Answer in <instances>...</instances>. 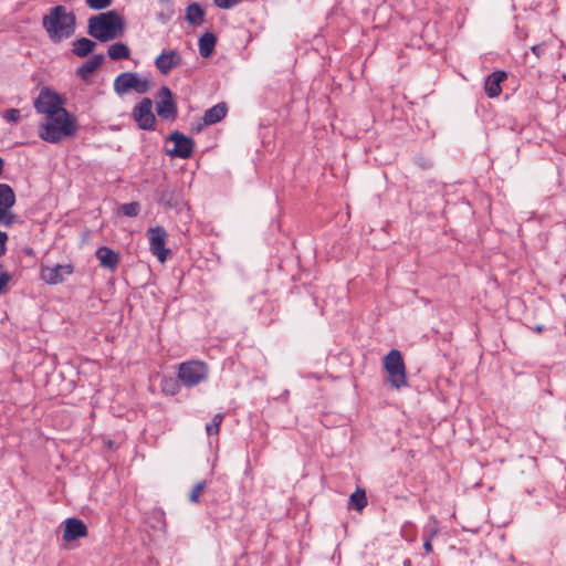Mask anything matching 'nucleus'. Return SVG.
I'll list each match as a JSON object with an SVG mask.
<instances>
[{
  "label": "nucleus",
  "mask_w": 566,
  "mask_h": 566,
  "mask_svg": "<svg viewBox=\"0 0 566 566\" xmlns=\"http://www.w3.org/2000/svg\"><path fill=\"white\" fill-rule=\"evenodd\" d=\"M75 132L74 117L67 111H61L45 118V122L40 126L39 136L48 143L56 144L66 137L73 136Z\"/></svg>",
  "instance_id": "nucleus-2"
},
{
  "label": "nucleus",
  "mask_w": 566,
  "mask_h": 566,
  "mask_svg": "<svg viewBox=\"0 0 566 566\" xmlns=\"http://www.w3.org/2000/svg\"><path fill=\"white\" fill-rule=\"evenodd\" d=\"M73 268L69 264H57L53 268L44 266L41 270V279L48 284H59L64 281L65 276L72 274Z\"/></svg>",
  "instance_id": "nucleus-14"
},
{
  "label": "nucleus",
  "mask_w": 566,
  "mask_h": 566,
  "mask_svg": "<svg viewBox=\"0 0 566 566\" xmlns=\"http://www.w3.org/2000/svg\"><path fill=\"white\" fill-rule=\"evenodd\" d=\"M104 60H105V57L103 54L94 55L92 59L84 62L76 70V75L83 81L90 80V77L94 74V72L102 66V64L104 63Z\"/></svg>",
  "instance_id": "nucleus-19"
},
{
  "label": "nucleus",
  "mask_w": 566,
  "mask_h": 566,
  "mask_svg": "<svg viewBox=\"0 0 566 566\" xmlns=\"http://www.w3.org/2000/svg\"><path fill=\"white\" fill-rule=\"evenodd\" d=\"M149 240V249L154 255L163 263L167 260L170 250L166 249L167 231L160 227L149 228L146 232Z\"/></svg>",
  "instance_id": "nucleus-8"
},
{
  "label": "nucleus",
  "mask_w": 566,
  "mask_h": 566,
  "mask_svg": "<svg viewBox=\"0 0 566 566\" xmlns=\"http://www.w3.org/2000/svg\"><path fill=\"white\" fill-rule=\"evenodd\" d=\"M87 535V527L85 523L76 517H70L64 521L63 539L65 542H73L80 537Z\"/></svg>",
  "instance_id": "nucleus-15"
},
{
  "label": "nucleus",
  "mask_w": 566,
  "mask_h": 566,
  "mask_svg": "<svg viewBox=\"0 0 566 566\" xmlns=\"http://www.w3.org/2000/svg\"><path fill=\"white\" fill-rule=\"evenodd\" d=\"M214 4L220 9H231L242 0H213Z\"/></svg>",
  "instance_id": "nucleus-31"
},
{
  "label": "nucleus",
  "mask_w": 566,
  "mask_h": 566,
  "mask_svg": "<svg viewBox=\"0 0 566 566\" xmlns=\"http://www.w3.org/2000/svg\"><path fill=\"white\" fill-rule=\"evenodd\" d=\"M382 365L388 374V382L396 389L408 386L406 365L402 354L398 349H390L382 359Z\"/></svg>",
  "instance_id": "nucleus-4"
},
{
  "label": "nucleus",
  "mask_w": 566,
  "mask_h": 566,
  "mask_svg": "<svg viewBox=\"0 0 566 566\" xmlns=\"http://www.w3.org/2000/svg\"><path fill=\"white\" fill-rule=\"evenodd\" d=\"M182 63V57L176 50H163L156 57L155 66L163 74L167 75L171 70L179 67Z\"/></svg>",
  "instance_id": "nucleus-13"
},
{
  "label": "nucleus",
  "mask_w": 566,
  "mask_h": 566,
  "mask_svg": "<svg viewBox=\"0 0 566 566\" xmlns=\"http://www.w3.org/2000/svg\"><path fill=\"white\" fill-rule=\"evenodd\" d=\"M8 240V235L6 232L0 231V255L6 252V242Z\"/></svg>",
  "instance_id": "nucleus-34"
},
{
  "label": "nucleus",
  "mask_w": 566,
  "mask_h": 566,
  "mask_svg": "<svg viewBox=\"0 0 566 566\" xmlns=\"http://www.w3.org/2000/svg\"><path fill=\"white\" fill-rule=\"evenodd\" d=\"M227 105L226 103H218L211 108L207 109L203 114L202 122L198 124L196 127L197 132H200L205 126L213 125L222 120L227 115Z\"/></svg>",
  "instance_id": "nucleus-16"
},
{
  "label": "nucleus",
  "mask_w": 566,
  "mask_h": 566,
  "mask_svg": "<svg viewBox=\"0 0 566 566\" xmlns=\"http://www.w3.org/2000/svg\"><path fill=\"white\" fill-rule=\"evenodd\" d=\"M108 56L111 60L128 59L130 55L129 48L122 42H116L108 48Z\"/></svg>",
  "instance_id": "nucleus-24"
},
{
  "label": "nucleus",
  "mask_w": 566,
  "mask_h": 566,
  "mask_svg": "<svg viewBox=\"0 0 566 566\" xmlns=\"http://www.w3.org/2000/svg\"><path fill=\"white\" fill-rule=\"evenodd\" d=\"M163 391L167 395H176L179 390L178 381L171 377L164 378L161 381Z\"/></svg>",
  "instance_id": "nucleus-25"
},
{
  "label": "nucleus",
  "mask_w": 566,
  "mask_h": 566,
  "mask_svg": "<svg viewBox=\"0 0 566 566\" xmlns=\"http://www.w3.org/2000/svg\"><path fill=\"white\" fill-rule=\"evenodd\" d=\"M167 140L174 143V148L167 149L169 156L182 159L191 157L195 147L191 138L176 130L168 136Z\"/></svg>",
  "instance_id": "nucleus-10"
},
{
  "label": "nucleus",
  "mask_w": 566,
  "mask_h": 566,
  "mask_svg": "<svg viewBox=\"0 0 566 566\" xmlns=\"http://www.w3.org/2000/svg\"><path fill=\"white\" fill-rule=\"evenodd\" d=\"M96 43L87 38H81L73 42L72 52L78 57H86L94 52Z\"/></svg>",
  "instance_id": "nucleus-21"
},
{
  "label": "nucleus",
  "mask_w": 566,
  "mask_h": 566,
  "mask_svg": "<svg viewBox=\"0 0 566 566\" xmlns=\"http://www.w3.org/2000/svg\"><path fill=\"white\" fill-rule=\"evenodd\" d=\"M217 36L211 32L203 33L198 42L199 52L202 57H210L214 51Z\"/></svg>",
  "instance_id": "nucleus-22"
},
{
  "label": "nucleus",
  "mask_w": 566,
  "mask_h": 566,
  "mask_svg": "<svg viewBox=\"0 0 566 566\" xmlns=\"http://www.w3.org/2000/svg\"><path fill=\"white\" fill-rule=\"evenodd\" d=\"M208 377V367L200 360L181 363L178 368V379L186 387H193Z\"/></svg>",
  "instance_id": "nucleus-5"
},
{
  "label": "nucleus",
  "mask_w": 566,
  "mask_h": 566,
  "mask_svg": "<svg viewBox=\"0 0 566 566\" xmlns=\"http://www.w3.org/2000/svg\"><path fill=\"white\" fill-rule=\"evenodd\" d=\"M368 504L366 491L364 489L357 488L355 492H353L348 500V509L355 510L357 512H361Z\"/></svg>",
  "instance_id": "nucleus-23"
},
{
  "label": "nucleus",
  "mask_w": 566,
  "mask_h": 566,
  "mask_svg": "<svg viewBox=\"0 0 566 566\" xmlns=\"http://www.w3.org/2000/svg\"><path fill=\"white\" fill-rule=\"evenodd\" d=\"M15 202V196L9 185L0 184V223L10 226L14 222L15 217L10 212V209Z\"/></svg>",
  "instance_id": "nucleus-11"
},
{
  "label": "nucleus",
  "mask_w": 566,
  "mask_h": 566,
  "mask_svg": "<svg viewBox=\"0 0 566 566\" xmlns=\"http://www.w3.org/2000/svg\"><path fill=\"white\" fill-rule=\"evenodd\" d=\"M219 429H220V427H218V424L212 421H210L206 426V431H207L208 436L218 434Z\"/></svg>",
  "instance_id": "nucleus-33"
},
{
  "label": "nucleus",
  "mask_w": 566,
  "mask_h": 566,
  "mask_svg": "<svg viewBox=\"0 0 566 566\" xmlns=\"http://www.w3.org/2000/svg\"><path fill=\"white\" fill-rule=\"evenodd\" d=\"M95 254L102 268L109 271L116 270L119 262V256L118 253H116L114 250L107 247H101L96 250Z\"/></svg>",
  "instance_id": "nucleus-18"
},
{
  "label": "nucleus",
  "mask_w": 566,
  "mask_h": 566,
  "mask_svg": "<svg viewBox=\"0 0 566 566\" xmlns=\"http://www.w3.org/2000/svg\"><path fill=\"white\" fill-rule=\"evenodd\" d=\"M507 78L505 71H495L486 76L484 91L490 98L497 97L502 93L501 84Z\"/></svg>",
  "instance_id": "nucleus-17"
},
{
  "label": "nucleus",
  "mask_w": 566,
  "mask_h": 566,
  "mask_svg": "<svg viewBox=\"0 0 566 566\" xmlns=\"http://www.w3.org/2000/svg\"><path fill=\"white\" fill-rule=\"evenodd\" d=\"M410 564H411V560H410V559H406V560L403 562V566H410Z\"/></svg>",
  "instance_id": "nucleus-39"
},
{
  "label": "nucleus",
  "mask_w": 566,
  "mask_h": 566,
  "mask_svg": "<svg viewBox=\"0 0 566 566\" xmlns=\"http://www.w3.org/2000/svg\"><path fill=\"white\" fill-rule=\"evenodd\" d=\"M532 52L539 57L544 53V44H536L531 48Z\"/></svg>",
  "instance_id": "nucleus-35"
},
{
  "label": "nucleus",
  "mask_w": 566,
  "mask_h": 566,
  "mask_svg": "<svg viewBox=\"0 0 566 566\" xmlns=\"http://www.w3.org/2000/svg\"><path fill=\"white\" fill-rule=\"evenodd\" d=\"M3 166H4V161L3 159L0 157V176L2 175L3 172Z\"/></svg>",
  "instance_id": "nucleus-38"
},
{
  "label": "nucleus",
  "mask_w": 566,
  "mask_h": 566,
  "mask_svg": "<svg viewBox=\"0 0 566 566\" xmlns=\"http://www.w3.org/2000/svg\"><path fill=\"white\" fill-rule=\"evenodd\" d=\"M150 88V83L147 78L139 77L138 74L133 72H124L116 76L114 80V91L118 95H124L129 91H135L138 94L147 93Z\"/></svg>",
  "instance_id": "nucleus-6"
},
{
  "label": "nucleus",
  "mask_w": 566,
  "mask_h": 566,
  "mask_svg": "<svg viewBox=\"0 0 566 566\" xmlns=\"http://www.w3.org/2000/svg\"><path fill=\"white\" fill-rule=\"evenodd\" d=\"M133 118L136 120L138 127L144 130H153L156 123V117L153 113V102L150 98H143L133 108Z\"/></svg>",
  "instance_id": "nucleus-9"
},
{
  "label": "nucleus",
  "mask_w": 566,
  "mask_h": 566,
  "mask_svg": "<svg viewBox=\"0 0 566 566\" xmlns=\"http://www.w3.org/2000/svg\"><path fill=\"white\" fill-rule=\"evenodd\" d=\"M542 329H543V327H542V326H538V327L536 328V331H537V332H542Z\"/></svg>",
  "instance_id": "nucleus-40"
},
{
  "label": "nucleus",
  "mask_w": 566,
  "mask_h": 566,
  "mask_svg": "<svg viewBox=\"0 0 566 566\" xmlns=\"http://www.w3.org/2000/svg\"><path fill=\"white\" fill-rule=\"evenodd\" d=\"M159 102L156 105L157 114L163 119H175L177 106L169 87L163 86L158 92Z\"/></svg>",
  "instance_id": "nucleus-12"
},
{
  "label": "nucleus",
  "mask_w": 566,
  "mask_h": 566,
  "mask_svg": "<svg viewBox=\"0 0 566 566\" xmlns=\"http://www.w3.org/2000/svg\"><path fill=\"white\" fill-rule=\"evenodd\" d=\"M112 0H86V4L94 10H102L111 6Z\"/></svg>",
  "instance_id": "nucleus-29"
},
{
  "label": "nucleus",
  "mask_w": 566,
  "mask_h": 566,
  "mask_svg": "<svg viewBox=\"0 0 566 566\" xmlns=\"http://www.w3.org/2000/svg\"><path fill=\"white\" fill-rule=\"evenodd\" d=\"M155 517L158 520V523L160 524V527H165V521H164V515L161 512H156L154 513Z\"/></svg>",
  "instance_id": "nucleus-36"
},
{
  "label": "nucleus",
  "mask_w": 566,
  "mask_h": 566,
  "mask_svg": "<svg viewBox=\"0 0 566 566\" xmlns=\"http://www.w3.org/2000/svg\"><path fill=\"white\" fill-rule=\"evenodd\" d=\"M206 489V483L205 482H198L193 488H192V491L189 495V500L191 503H198L199 501V496L201 494V492Z\"/></svg>",
  "instance_id": "nucleus-28"
},
{
  "label": "nucleus",
  "mask_w": 566,
  "mask_h": 566,
  "mask_svg": "<svg viewBox=\"0 0 566 566\" xmlns=\"http://www.w3.org/2000/svg\"><path fill=\"white\" fill-rule=\"evenodd\" d=\"M124 31V21L116 11H107L88 19L87 32L101 42L119 38Z\"/></svg>",
  "instance_id": "nucleus-3"
},
{
  "label": "nucleus",
  "mask_w": 566,
  "mask_h": 566,
  "mask_svg": "<svg viewBox=\"0 0 566 566\" xmlns=\"http://www.w3.org/2000/svg\"><path fill=\"white\" fill-rule=\"evenodd\" d=\"M61 96L48 87L41 88L39 96L34 101V108L38 113L45 114L46 117L61 111H66L62 106Z\"/></svg>",
  "instance_id": "nucleus-7"
},
{
  "label": "nucleus",
  "mask_w": 566,
  "mask_h": 566,
  "mask_svg": "<svg viewBox=\"0 0 566 566\" xmlns=\"http://www.w3.org/2000/svg\"><path fill=\"white\" fill-rule=\"evenodd\" d=\"M42 24L50 40L60 43L74 34L75 15L64 6H55L43 17Z\"/></svg>",
  "instance_id": "nucleus-1"
},
{
  "label": "nucleus",
  "mask_w": 566,
  "mask_h": 566,
  "mask_svg": "<svg viewBox=\"0 0 566 566\" xmlns=\"http://www.w3.org/2000/svg\"><path fill=\"white\" fill-rule=\"evenodd\" d=\"M222 419H223V415L221 413H217L213 418H212V422L217 423L218 427H220L221 422H222Z\"/></svg>",
  "instance_id": "nucleus-37"
},
{
  "label": "nucleus",
  "mask_w": 566,
  "mask_h": 566,
  "mask_svg": "<svg viewBox=\"0 0 566 566\" xmlns=\"http://www.w3.org/2000/svg\"><path fill=\"white\" fill-rule=\"evenodd\" d=\"M11 280V274L3 271L2 266L0 265V294L4 291L6 286Z\"/></svg>",
  "instance_id": "nucleus-32"
},
{
  "label": "nucleus",
  "mask_w": 566,
  "mask_h": 566,
  "mask_svg": "<svg viewBox=\"0 0 566 566\" xmlns=\"http://www.w3.org/2000/svg\"><path fill=\"white\" fill-rule=\"evenodd\" d=\"M205 17L206 11L198 2H192L187 6L185 19L190 25H201L205 22Z\"/></svg>",
  "instance_id": "nucleus-20"
},
{
  "label": "nucleus",
  "mask_w": 566,
  "mask_h": 566,
  "mask_svg": "<svg viewBox=\"0 0 566 566\" xmlns=\"http://www.w3.org/2000/svg\"><path fill=\"white\" fill-rule=\"evenodd\" d=\"M437 527H432L430 530H426L424 531V543H423V549L426 551V553H431L432 552V544H431V541L432 538L437 535Z\"/></svg>",
  "instance_id": "nucleus-27"
},
{
  "label": "nucleus",
  "mask_w": 566,
  "mask_h": 566,
  "mask_svg": "<svg viewBox=\"0 0 566 566\" xmlns=\"http://www.w3.org/2000/svg\"><path fill=\"white\" fill-rule=\"evenodd\" d=\"M3 118L7 120V122H12V123H15L19 120L20 118V111L17 109V108H10V109H7L4 113H3Z\"/></svg>",
  "instance_id": "nucleus-30"
},
{
  "label": "nucleus",
  "mask_w": 566,
  "mask_h": 566,
  "mask_svg": "<svg viewBox=\"0 0 566 566\" xmlns=\"http://www.w3.org/2000/svg\"><path fill=\"white\" fill-rule=\"evenodd\" d=\"M140 207L138 202H128L120 206L119 211L126 217H136Z\"/></svg>",
  "instance_id": "nucleus-26"
}]
</instances>
